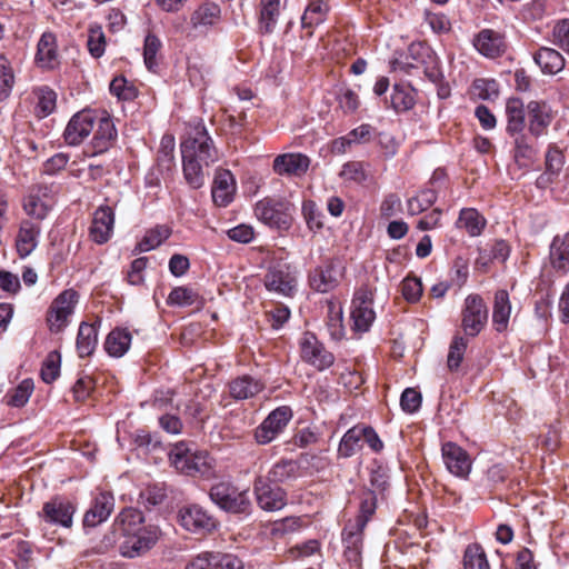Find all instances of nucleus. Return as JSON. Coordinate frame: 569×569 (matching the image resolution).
Listing matches in <instances>:
<instances>
[{
	"instance_id": "nucleus-1",
	"label": "nucleus",
	"mask_w": 569,
	"mask_h": 569,
	"mask_svg": "<svg viewBox=\"0 0 569 569\" xmlns=\"http://www.w3.org/2000/svg\"><path fill=\"white\" fill-rule=\"evenodd\" d=\"M505 113L513 159L520 167L527 166L540 151L539 139L547 133L553 119L551 108L543 100H530L525 104L520 98L511 97L506 101Z\"/></svg>"
},
{
	"instance_id": "nucleus-2",
	"label": "nucleus",
	"mask_w": 569,
	"mask_h": 569,
	"mask_svg": "<svg viewBox=\"0 0 569 569\" xmlns=\"http://www.w3.org/2000/svg\"><path fill=\"white\" fill-rule=\"evenodd\" d=\"M180 152L186 183L194 190L202 188L206 182L203 167L218 160V151L203 123L196 126L181 141Z\"/></svg>"
},
{
	"instance_id": "nucleus-3",
	"label": "nucleus",
	"mask_w": 569,
	"mask_h": 569,
	"mask_svg": "<svg viewBox=\"0 0 569 569\" xmlns=\"http://www.w3.org/2000/svg\"><path fill=\"white\" fill-rule=\"evenodd\" d=\"M210 501L221 511L238 519H247L253 512L249 489H241L230 480H221L209 489Z\"/></svg>"
},
{
	"instance_id": "nucleus-4",
	"label": "nucleus",
	"mask_w": 569,
	"mask_h": 569,
	"mask_svg": "<svg viewBox=\"0 0 569 569\" xmlns=\"http://www.w3.org/2000/svg\"><path fill=\"white\" fill-rule=\"evenodd\" d=\"M169 460L177 471L186 476L209 478L213 472L209 453L193 450L186 441H179L170 449Z\"/></svg>"
},
{
	"instance_id": "nucleus-5",
	"label": "nucleus",
	"mask_w": 569,
	"mask_h": 569,
	"mask_svg": "<svg viewBox=\"0 0 569 569\" xmlns=\"http://www.w3.org/2000/svg\"><path fill=\"white\" fill-rule=\"evenodd\" d=\"M290 202L282 199L263 198L254 206V216L266 226L287 231L292 224Z\"/></svg>"
},
{
	"instance_id": "nucleus-6",
	"label": "nucleus",
	"mask_w": 569,
	"mask_h": 569,
	"mask_svg": "<svg viewBox=\"0 0 569 569\" xmlns=\"http://www.w3.org/2000/svg\"><path fill=\"white\" fill-rule=\"evenodd\" d=\"M177 519L184 530L198 535L212 532L219 526L218 519L198 503H187L180 507Z\"/></svg>"
},
{
	"instance_id": "nucleus-7",
	"label": "nucleus",
	"mask_w": 569,
	"mask_h": 569,
	"mask_svg": "<svg viewBox=\"0 0 569 569\" xmlns=\"http://www.w3.org/2000/svg\"><path fill=\"white\" fill-rule=\"evenodd\" d=\"M264 288L279 296L291 298L297 292V277L290 263L278 260L272 262L264 277Z\"/></svg>"
},
{
	"instance_id": "nucleus-8",
	"label": "nucleus",
	"mask_w": 569,
	"mask_h": 569,
	"mask_svg": "<svg viewBox=\"0 0 569 569\" xmlns=\"http://www.w3.org/2000/svg\"><path fill=\"white\" fill-rule=\"evenodd\" d=\"M76 511L77 506L73 501L64 496L56 495L42 505L38 516L50 526L70 529Z\"/></svg>"
},
{
	"instance_id": "nucleus-9",
	"label": "nucleus",
	"mask_w": 569,
	"mask_h": 569,
	"mask_svg": "<svg viewBox=\"0 0 569 569\" xmlns=\"http://www.w3.org/2000/svg\"><path fill=\"white\" fill-rule=\"evenodd\" d=\"M160 530L157 526H142L133 531L123 533L120 553L126 558H137L149 551L158 541Z\"/></svg>"
},
{
	"instance_id": "nucleus-10",
	"label": "nucleus",
	"mask_w": 569,
	"mask_h": 569,
	"mask_svg": "<svg viewBox=\"0 0 569 569\" xmlns=\"http://www.w3.org/2000/svg\"><path fill=\"white\" fill-rule=\"evenodd\" d=\"M461 327L468 337L478 336L487 325L489 310L481 296L468 295L465 299Z\"/></svg>"
},
{
	"instance_id": "nucleus-11",
	"label": "nucleus",
	"mask_w": 569,
	"mask_h": 569,
	"mask_svg": "<svg viewBox=\"0 0 569 569\" xmlns=\"http://www.w3.org/2000/svg\"><path fill=\"white\" fill-rule=\"evenodd\" d=\"M342 270L336 259L326 258L308 272L309 287L318 293H328L339 286Z\"/></svg>"
},
{
	"instance_id": "nucleus-12",
	"label": "nucleus",
	"mask_w": 569,
	"mask_h": 569,
	"mask_svg": "<svg viewBox=\"0 0 569 569\" xmlns=\"http://www.w3.org/2000/svg\"><path fill=\"white\" fill-rule=\"evenodd\" d=\"M372 305L373 295L367 286L356 290L351 301V318L356 331L367 332L371 328L376 319Z\"/></svg>"
},
{
	"instance_id": "nucleus-13",
	"label": "nucleus",
	"mask_w": 569,
	"mask_h": 569,
	"mask_svg": "<svg viewBox=\"0 0 569 569\" xmlns=\"http://www.w3.org/2000/svg\"><path fill=\"white\" fill-rule=\"evenodd\" d=\"M292 418V410L281 406L272 410L254 430V439L259 445L273 441L287 427Z\"/></svg>"
},
{
	"instance_id": "nucleus-14",
	"label": "nucleus",
	"mask_w": 569,
	"mask_h": 569,
	"mask_svg": "<svg viewBox=\"0 0 569 569\" xmlns=\"http://www.w3.org/2000/svg\"><path fill=\"white\" fill-rule=\"evenodd\" d=\"M253 493L257 505L264 511H279L287 505V492L279 486L269 483L263 476L256 477Z\"/></svg>"
},
{
	"instance_id": "nucleus-15",
	"label": "nucleus",
	"mask_w": 569,
	"mask_h": 569,
	"mask_svg": "<svg viewBox=\"0 0 569 569\" xmlns=\"http://www.w3.org/2000/svg\"><path fill=\"white\" fill-rule=\"evenodd\" d=\"M98 111L83 109L74 113L63 131V139L69 146H79L94 129Z\"/></svg>"
},
{
	"instance_id": "nucleus-16",
	"label": "nucleus",
	"mask_w": 569,
	"mask_h": 569,
	"mask_svg": "<svg viewBox=\"0 0 569 569\" xmlns=\"http://www.w3.org/2000/svg\"><path fill=\"white\" fill-rule=\"evenodd\" d=\"M300 349L302 360L319 371L330 368L335 362V356L311 332L303 335Z\"/></svg>"
},
{
	"instance_id": "nucleus-17",
	"label": "nucleus",
	"mask_w": 569,
	"mask_h": 569,
	"mask_svg": "<svg viewBox=\"0 0 569 569\" xmlns=\"http://www.w3.org/2000/svg\"><path fill=\"white\" fill-rule=\"evenodd\" d=\"M184 569H243V562L233 553L203 551L193 557Z\"/></svg>"
},
{
	"instance_id": "nucleus-18",
	"label": "nucleus",
	"mask_w": 569,
	"mask_h": 569,
	"mask_svg": "<svg viewBox=\"0 0 569 569\" xmlns=\"http://www.w3.org/2000/svg\"><path fill=\"white\" fill-rule=\"evenodd\" d=\"M79 295L73 289L63 290L50 307V330L58 332L67 326L68 318L73 313Z\"/></svg>"
},
{
	"instance_id": "nucleus-19",
	"label": "nucleus",
	"mask_w": 569,
	"mask_h": 569,
	"mask_svg": "<svg viewBox=\"0 0 569 569\" xmlns=\"http://www.w3.org/2000/svg\"><path fill=\"white\" fill-rule=\"evenodd\" d=\"M475 50L487 59L500 58L507 50L505 36L493 29L485 28L472 38Z\"/></svg>"
},
{
	"instance_id": "nucleus-20",
	"label": "nucleus",
	"mask_w": 569,
	"mask_h": 569,
	"mask_svg": "<svg viewBox=\"0 0 569 569\" xmlns=\"http://www.w3.org/2000/svg\"><path fill=\"white\" fill-rule=\"evenodd\" d=\"M114 508V498L110 492H100L84 512L82 526L84 533L103 523L110 517Z\"/></svg>"
},
{
	"instance_id": "nucleus-21",
	"label": "nucleus",
	"mask_w": 569,
	"mask_h": 569,
	"mask_svg": "<svg viewBox=\"0 0 569 569\" xmlns=\"http://www.w3.org/2000/svg\"><path fill=\"white\" fill-rule=\"evenodd\" d=\"M446 468L456 477L467 478L471 471V461L466 450L455 442H446L441 448Z\"/></svg>"
},
{
	"instance_id": "nucleus-22",
	"label": "nucleus",
	"mask_w": 569,
	"mask_h": 569,
	"mask_svg": "<svg viewBox=\"0 0 569 569\" xmlns=\"http://www.w3.org/2000/svg\"><path fill=\"white\" fill-rule=\"evenodd\" d=\"M114 226V212L109 206L99 207L93 214L90 227V237L98 243L103 244L109 241Z\"/></svg>"
},
{
	"instance_id": "nucleus-23",
	"label": "nucleus",
	"mask_w": 569,
	"mask_h": 569,
	"mask_svg": "<svg viewBox=\"0 0 569 569\" xmlns=\"http://www.w3.org/2000/svg\"><path fill=\"white\" fill-rule=\"evenodd\" d=\"M96 124L97 129L92 138V148L94 149L93 154H99L110 148L117 139L118 132L110 114L106 111L98 112Z\"/></svg>"
},
{
	"instance_id": "nucleus-24",
	"label": "nucleus",
	"mask_w": 569,
	"mask_h": 569,
	"mask_svg": "<svg viewBox=\"0 0 569 569\" xmlns=\"http://www.w3.org/2000/svg\"><path fill=\"white\" fill-rule=\"evenodd\" d=\"M236 193V179L233 174L227 170H217L211 188L213 202L219 207H227L232 202Z\"/></svg>"
},
{
	"instance_id": "nucleus-25",
	"label": "nucleus",
	"mask_w": 569,
	"mask_h": 569,
	"mask_svg": "<svg viewBox=\"0 0 569 569\" xmlns=\"http://www.w3.org/2000/svg\"><path fill=\"white\" fill-rule=\"evenodd\" d=\"M365 528L349 521L342 530L343 555L348 562L359 565L361 561L362 541Z\"/></svg>"
},
{
	"instance_id": "nucleus-26",
	"label": "nucleus",
	"mask_w": 569,
	"mask_h": 569,
	"mask_svg": "<svg viewBox=\"0 0 569 569\" xmlns=\"http://www.w3.org/2000/svg\"><path fill=\"white\" fill-rule=\"evenodd\" d=\"M310 166V159L303 153H283L273 160V170L280 176L305 174Z\"/></svg>"
},
{
	"instance_id": "nucleus-27",
	"label": "nucleus",
	"mask_w": 569,
	"mask_h": 569,
	"mask_svg": "<svg viewBox=\"0 0 569 569\" xmlns=\"http://www.w3.org/2000/svg\"><path fill=\"white\" fill-rule=\"evenodd\" d=\"M41 228L38 223L23 220L16 239L17 252L20 258H26L33 252L39 242Z\"/></svg>"
},
{
	"instance_id": "nucleus-28",
	"label": "nucleus",
	"mask_w": 569,
	"mask_h": 569,
	"mask_svg": "<svg viewBox=\"0 0 569 569\" xmlns=\"http://www.w3.org/2000/svg\"><path fill=\"white\" fill-rule=\"evenodd\" d=\"M511 301L507 290L499 289L495 292L492 307V326L499 333L507 330L511 316Z\"/></svg>"
},
{
	"instance_id": "nucleus-29",
	"label": "nucleus",
	"mask_w": 569,
	"mask_h": 569,
	"mask_svg": "<svg viewBox=\"0 0 569 569\" xmlns=\"http://www.w3.org/2000/svg\"><path fill=\"white\" fill-rule=\"evenodd\" d=\"M263 389L260 380L243 375L229 382V393L232 399L240 401L253 398Z\"/></svg>"
},
{
	"instance_id": "nucleus-30",
	"label": "nucleus",
	"mask_w": 569,
	"mask_h": 569,
	"mask_svg": "<svg viewBox=\"0 0 569 569\" xmlns=\"http://www.w3.org/2000/svg\"><path fill=\"white\" fill-rule=\"evenodd\" d=\"M172 230L166 224H157L146 231L144 236L137 242L132 253L148 252L160 247L169 237Z\"/></svg>"
},
{
	"instance_id": "nucleus-31",
	"label": "nucleus",
	"mask_w": 569,
	"mask_h": 569,
	"mask_svg": "<svg viewBox=\"0 0 569 569\" xmlns=\"http://www.w3.org/2000/svg\"><path fill=\"white\" fill-rule=\"evenodd\" d=\"M533 61L545 74H556L565 68V58L552 48L541 47L533 53Z\"/></svg>"
},
{
	"instance_id": "nucleus-32",
	"label": "nucleus",
	"mask_w": 569,
	"mask_h": 569,
	"mask_svg": "<svg viewBox=\"0 0 569 569\" xmlns=\"http://www.w3.org/2000/svg\"><path fill=\"white\" fill-rule=\"evenodd\" d=\"M174 137L172 134H164L160 141V148L157 156V170L162 177H170L173 174L174 162Z\"/></svg>"
},
{
	"instance_id": "nucleus-33",
	"label": "nucleus",
	"mask_w": 569,
	"mask_h": 569,
	"mask_svg": "<svg viewBox=\"0 0 569 569\" xmlns=\"http://www.w3.org/2000/svg\"><path fill=\"white\" fill-rule=\"evenodd\" d=\"M550 261L556 270L569 271V231L553 237L550 243Z\"/></svg>"
},
{
	"instance_id": "nucleus-34",
	"label": "nucleus",
	"mask_w": 569,
	"mask_h": 569,
	"mask_svg": "<svg viewBox=\"0 0 569 569\" xmlns=\"http://www.w3.org/2000/svg\"><path fill=\"white\" fill-rule=\"evenodd\" d=\"M100 321L94 323L81 322L77 336V351L81 358L92 355L98 343V328Z\"/></svg>"
},
{
	"instance_id": "nucleus-35",
	"label": "nucleus",
	"mask_w": 569,
	"mask_h": 569,
	"mask_svg": "<svg viewBox=\"0 0 569 569\" xmlns=\"http://www.w3.org/2000/svg\"><path fill=\"white\" fill-rule=\"evenodd\" d=\"M487 226V220L475 208H462L456 222L457 228L465 229L470 237H478Z\"/></svg>"
},
{
	"instance_id": "nucleus-36",
	"label": "nucleus",
	"mask_w": 569,
	"mask_h": 569,
	"mask_svg": "<svg viewBox=\"0 0 569 569\" xmlns=\"http://www.w3.org/2000/svg\"><path fill=\"white\" fill-rule=\"evenodd\" d=\"M131 340V333L127 329L117 328L107 336L104 350L109 356L120 358L129 350Z\"/></svg>"
},
{
	"instance_id": "nucleus-37",
	"label": "nucleus",
	"mask_w": 569,
	"mask_h": 569,
	"mask_svg": "<svg viewBox=\"0 0 569 569\" xmlns=\"http://www.w3.org/2000/svg\"><path fill=\"white\" fill-rule=\"evenodd\" d=\"M280 14V0H260L259 28L261 33L274 31Z\"/></svg>"
},
{
	"instance_id": "nucleus-38",
	"label": "nucleus",
	"mask_w": 569,
	"mask_h": 569,
	"mask_svg": "<svg viewBox=\"0 0 569 569\" xmlns=\"http://www.w3.org/2000/svg\"><path fill=\"white\" fill-rule=\"evenodd\" d=\"M297 475V462L291 459H281L270 468L268 475L263 476V478L267 479L269 483L278 486L279 483L296 479Z\"/></svg>"
},
{
	"instance_id": "nucleus-39",
	"label": "nucleus",
	"mask_w": 569,
	"mask_h": 569,
	"mask_svg": "<svg viewBox=\"0 0 569 569\" xmlns=\"http://www.w3.org/2000/svg\"><path fill=\"white\" fill-rule=\"evenodd\" d=\"M162 42L158 36L148 33L143 41V62L146 68L153 73H157L162 59L160 53Z\"/></svg>"
},
{
	"instance_id": "nucleus-40",
	"label": "nucleus",
	"mask_w": 569,
	"mask_h": 569,
	"mask_svg": "<svg viewBox=\"0 0 569 569\" xmlns=\"http://www.w3.org/2000/svg\"><path fill=\"white\" fill-rule=\"evenodd\" d=\"M359 512L352 522L357 523L359 528H366L376 512L378 496L375 490L363 488L359 493Z\"/></svg>"
},
{
	"instance_id": "nucleus-41",
	"label": "nucleus",
	"mask_w": 569,
	"mask_h": 569,
	"mask_svg": "<svg viewBox=\"0 0 569 569\" xmlns=\"http://www.w3.org/2000/svg\"><path fill=\"white\" fill-rule=\"evenodd\" d=\"M36 60L41 67L52 68L57 61L56 36L51 32H44L39 42L36 53Z\"/></svg>"
},
{
	"instance_id": "nucleus-42",
	"label": "nucleus",
	"mask_w": 569,
	"mask_h": 569,
	"mask_svg": "<svg viewBox=\"0 0 569 569\" xmlns=\"http://www.w3.org/2000/svg\"><path fill=\"white\" fill-rule=\"evenodd\" d=\"M329 7L323 0H311L301 17L302 28H315L326 21Z\"/></svg>"
},
{
	"instance_id": "nucleus-43",
	"label": "nucleus",
	"mask_w": 569,
	"mask_h": 569,
	"mask_svg": "<svg viewBox=\"0 0 569 569\" xmlns=\"http://www.w3.org/2000/svg\"><path fill=\"white\" fill-rule=\"evenodd\" d=\"M221 14L220 7L214 2H204L191 16L193 28L213 26Z\"/></svg>"
},
{
	"instance_id": "nucleus-44",
	"label": "nucleus",
	"mask_w": 569,
	"mask_h": 569,
	"mask_svg": "<svg viewBox=\"0 0 569 569\" xmlns=\"http://www.w3.org/2000/svg\"><path fill=\"white\" fill-rule=\"evenodd\" d=\"M34 94L37 97L36 116L40 119L50 116L57 107V93L51 88L42 86L34 90Z\"/></svg>"
},
{
	"instance_id": "nucleus-45",
	"label": "nucleus",
	"mask_w": 569,
	"mask_h": 569,
	"mask_svg": "<svg viewBox=\"0 0 569 569\" xmlns=\"http://www.w3.org/2000/svg\"><path fill=\"white\" fill-rule=\"evenodd\" d=\"M362 436L363 430H360V426H355L347 430L339 442V457L350 458L356 455L361 449Z\"/></svg>"
},
{
	"instance_id": "nucleus-46",
	"label": "nucleus",
	"mask_w": 569,
	"mask_h": 569,
	"mask_svg": "<svg viewBox=\"0 0 569 569\" xmlns=\"http://www.w3.org/2000/svg\"><path fill=\"white\" fill-rule=\"evenodd\" d=\"M34 389L33 380L30 378L23 379L16 388L8 391L4 396L6 403L9 407L21 408L30 399Z\"/></svg>"
},
{
	"instance_id": "nucleus-47",
	"label": "nucleus",
	"mask_w": 569,
	"mask_h": 569,
	"mask_svg": "<svg viewBox=\"0 0 569 569\" xmlns=\"http://www.w3.org/2000/svg\"><path fill=\"white\" fill-rule=\"evenodd\" d=\"M199 295L191 288L179 286L173 288L168 298L167 305L170 307H190L199 302Z\"/></svg>"
},
{
	"instance_id": "nucleus-48",
	"label": "nucleus",
	"mask_w": 569,
	"mask_h": 569,
	"mask_svg": "<svg viewBox=\"0 0 569 569\" xmlns=\"http://www.w3.org/2000/svg\"><path fill=\"white\" fill-rule=\"evenodd\" d=\"M465 569H490L486 552L478 543L469 545L463 555Z\"/></svg>"
},
{
	"instance_id": "nucleus-49",
	"label": "nucleus",
	"mask_w": 569,
	"mask_h": 569,
	"mask_svg": "<svg viewBox=\"0 0 569 569\" xmlns=\"http://www.w3.org/2000/svg\"><path fill=\"white\" fill-rule=\"evenodd\" d=\"M390 103L397 113L406 112L415 106V98L409 89L396 83L392 87Z\"/></svg>"
},
{
	"instance_id": "nucleus-50",
	"label": "nucleus",
	"mask_w": 569,
	"mask_h": 569,
	"mask_svg": "<svg viewBox=\"0 0 569 569\" xmlns=\"http://www.w3.org/2000/svg\"><path fill=\"white\" fill-rule=\"evenodd\" d=\"M565 162L566 158L560 148L555 143H550L545 156V171L557 179L562 171Z\"/></svg>"
},
{
	"instance_id": "nucleus-51",
	"label": "nucleus",
	"mask_w": 569,
	"mask_h": 569,
	"mask_svg": "<svg viewBox=\"0 0 569 569\" xmlns=\"http://www.w3.org/2000/svg\"><path fill=\"white\" fill-rule=\"evenodd\" d=\"M23 210L29 217L43 220L51 210V204L41 199L40 194H29L23 201Z\"/></svg>"
},
{
	"instance_id": "nucleus-52",
	"label": "nucleus",
	"mask_w": 569,
	"mask_h": 569,
	"mask_svg": "<svg viewBox=\"0 0 569 569\" xmlns=\"http://www.w3.org/2000/svg\"><path fill=\"white\" fill-rule=\"evenodd\" d=\"M61 356L58 351H51L46 357L41 367V379L46 383H52L60 375Z\"/></svg>"
},
{
	"instance_id": "nucleus-53",
	"label": "nucleus",
	"mask_w": 569,
	"mask_h": 569,
	"mask_svg": "<svg viewBox=\"0 0 569 569\" xmlns=\"http://www.w3.org/2000/svg\"><path fill=\"white\" fill-rule=\"evenodd\" d=\"M117 522L123 527V533L133 531L141 528L140 525L144 522V516L141 510L129 507L124 508L117 517Z\"/></svg>"
},
{
	"instance_id": "nucleus-54",
	"label": "nucleus",
	"mask_w": 569,
	"mask_h": 569,
	"mask_svg": "<svg viewBox=\"0 0 569 569\" xmlns=\"http://www.w3.org/2000/svg\"><path fill=\"white\" fill-rule=\"evenodd\" d=\"M109 89L111 94L123 101H131L138 96L134 86L129 83L123 76L116 77L110 82Z\"/></svg>"
},
{
	"instance_id": "nucleus-55",
	"label": "nucleus",
	"mask_w": 569,
	"mask_h": 569,
	"mask_svg": "<svg viewBox=\"0 0 569 569\" xmlns=\"http://www.w3.org/2000/svg\"><path fill=\"white\" fill-rule=\"evenodd\" d=\"M14 76L8 59L0 56V102L6 100L13 88Z\"/></svg>"
},
{
	"instance_id": "nucleus-56",
	"label": "nucleus",
	"mask_w": 569,
	"mask_h": 569,
	"mask_svg": "<svg viewBox=\"0 0 569 569\" xmlns=\"http://www.w3.org/2000/svg\"><path fill=\"white\" fill-rule=\"evenodd\" d=\"M468 342L467 340L461 336H456L449 347L448 352V368L453 371L457 370L460 367V363L463 359L466 349H467Z\"/></svg>"
},
{
	"instance_id": "nucleus-57",
	"label": "nucleus",
	"mask_w": 569,
	"mask_h": 569,
	"mask_svg": "<svg viewBox=\"0 0 569 569\" xmlns=\"http://www.w3.org/2000/svg\"><path fill=\"white\" fill-rule=\"evenodd\" d=\"M302 216L310 231L318 232L322 227V213L312 200L302 202Z\"/></svg>"
},
{
	"instance_id": "nucleus-58",
	"label": "nucleus",
	"mask_w": 569,
	"mask_h": 569,
	"mask_svg": "<svg viewBox=\"0 0 569 569\" xmlns=\"http://www.w3.org/2000/svg\"><path fill=\"white\" fill-rule=\"evenodd\" d=\"M167 495L163 488L159 486H149L140 491L139 503L150 510L162 503Z\"/></svg>"
},
{
	"instance_id": "nucleus-59",
	"label": "nucleus",
	"mask_w": 569,
	"mask_h": 569,
	"mask_svg": "<svg viewBox=\"0 0 569 569\" xmlns=\"http://www.w3.org/2000/svg\"><path fill=\"white\" fill-rule=\"evenodd\" d=\"M472 86L481 100H493L499 96V83L495 79L479 78Z\"/></svg>"
},
{
	"instance_id": "nucleus-60",
	"label": "nucleus",
	"mask_w": 569,
	"mask_h": 569,
	"mask_svg": "<svg viewBox=\"0 0 569 569\" xmlns=\"http://www.w3.org/2000/svg\"><path fill=\"white\" fill-rule=\"evenodd\" d=\"M510 254V247L506 240H496L488 250L487 248L480 249V256L488 260H498L505 262Z\"/></svg>"
},
{
	"instance_id": "nucleus-61",
	"label": "nucleus",
	"mask_w": 569,
	"mask_h": 569,
	"mask_svg": "<svg viewBox=\"0 0 569 569\" xmlns=\"http://www.w3.org/2000/svg\"><path fill=\"white\" fill-rule=\"evenodd\" d=\"M422 402V396L413 388H406L400 396V407L406 413L417 412Z\"/></svg>"
},
{
	"instance_id": "nucleus-62",
	"label": "nucleus",
	"mask_w": 569,
	"mask_h": 569,
	"mask_svg": "<svg viewBox=\"0 0 569 569\" xmlns=\"http://www.w3.org/2000/svg\"><path fill=\"white\" fill-rule=\"evenodd\" d=\"M300 528V517H286L273 522L271 532L276 537H283L286 535L298 531Z\"/></svg>"
},
{
	"instance_id": "nucleus-63",
	"label": "nucleus",
	"mask_w": 569,
	"mask_h": 569,
	"mask_svg": "<svg viewBox=\"0 0 569 569\" xmlns=\"http://www.w3.org/2000/svg\"><path fill=\"white\" fill-rule=\"evenodd\" d=\"M340 177L346 181L363 183L367 180V173L361 162L351 161L342 166Z\"/></svg>"
},
{
	"instance_id": "nucleus-64",
	"label": "nucleus",
	"mask_w": 569,
	"mask_h": 569,
	"mask_svg": "<svg viewBox=\"0 0 569 569\" xmlns=\"http://www.w3.org/2000/svg\"><path fill=\"white\" fill-rule=\"evenodd\" d=\"M148 258L140 257L134 259L128 271V282L132 286H140L144 282V270L148 266Z\"/></svg>"
}]
</instances>
